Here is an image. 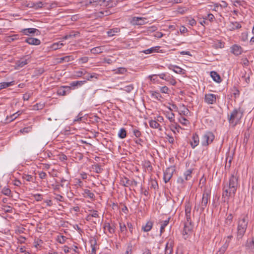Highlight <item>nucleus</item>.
<instances>
[{
	"mask_svg": "<svg viewBox=\"0 0 254 254\" xmlns=\"http://www.w3.org/2000/svg\"><path fill=\"white\" fill-rule=\"evenodd\" d=\"M238 187V177L234 172L230 177L229 181L223 184L222 198L224 201H228L230 197L235 196Z\"/></svg>",
	"mask_w": 254,
	"mask_h": 254,
	"instance_id": "obj_1",
	"label": "nucleus"
},
{
	"mask_svg": "<svg viewBox=\"0 0 254 254\" xmlns=\"http://www.w3.org/2000/svg\"><path fill=\"white\" fill-rule=\"evenodd\" d=\"M210 196L211 190L208 188L205 187L203 191L202 198L198 203H195L194 210L202 213L206 207L208 201L210 199Z\"/></svg>",
	"mask_w": 254,
	"mask_h": 254,
	"instance_id": "obj_2",
	"label": "nucleus"
},
{
	"mask_svg": "<svg viewBox=\"0 0 254 254\" xmlns=\"http://www.w3.org/2000/svg\"><path fill=\"white\" fill-rule=\"evenodd\" d=\"M249 221L248 215H242L237 222V238L240 239L245 235Z\"/></svg>",
	"mask_w": 254,
	"mask_h": 254,
	"instance_id": "obj_3",
	"label": "nucleus"
},
{
	"mask_svg": "<svg viewBox=\"0 0 254 254\" xmlns=\"http://www.w3.org/2000/svg\"><path fill=\"white\" fill-rule=\"evenodd\" d=\"M244 110L241 108H236L228 116V120L230 125L233 127H235L240 122L243 116Z\"/></svg>",
	"mask_w": 254,
	"mask_h": 254,
	"instance_id": "obj_4",
	"label": "nucleus"
},
{
	"mask_svg": "<svg viewBox=\"0 0 254 254\" xmlns=\"http://www.w3.org/2000/svg\"><path fill=\"white\" fill-rule=\"evenodd\" d=\"M215 136L211 131H206L201 138V144L203 146H207L214 140Z\"/></svg>",
	"mask_w": 254,
	"mask_h": 254,
	"instance_id": "obj_5",
	"label": "nucleus"
},
{
	"mask_svg": "<svg viewBox=\"0 0 254 254\" xmlns=\"http://www.w3.org/2000/svg\"><path fill=\"white\" fill-rule=\"evenodd\" d=\"M110 0H86L85 3L86 5L93 4V5H100L108 6L109 7H113L114 4H116L115 2H113L110 3Z\"/></svg>",
	"mask_w": 254,
	"mask_h": 254,
	"instance_id": "obj_6",
	"label": "nucleus"
},
{
	"mask_svg": "<svg viewBox=\"0 0 254 254\" xmlns=\"http://www.w3.org/2000/svg\"><path fill=\"white\" fill-rule=\"evenodd\" d=\"M175 166H171L167 168L164 172L163 180L165 183H168L172 177L173 174L175 171Z\"/></svg>",
	"mask_w": 254,
	"mask_h": 254,
	"instance_id": "obj_7",
	"label": "nucleus"
},
{
	"mask_svg": "<svg viewBox=\"0 0 254 254\" xmlns=\"http://www.w3.org/2000/svg\"><path fill=\"white\" fill-rule=\"evenodd\" d=\"M193 225L191 223L185 222L184 228L182 233L184 238L186 240L191 233Z\"/></svg>",
	"mask_w": 254,
	"mask_h": 254,
	"instance_id": "obj_8",
	"label": "nucleus"
},
{
	"mask_svg": "<svg viewBox=\"0 0 254 254\" xmlns=\"http://www.w3.org/2000/svg\"><path fill=\"white\" fill-rule=\"evenodd\" d=\"M121 184L126 187L129 186H137V182L133 179L129 180L127 177L122 178L121 180Z\"/></svg>",
	"mask_w": 254,
	"mask_h": 254,
	"instance_id": "obj_9",
	"label": "nucleus"
},
{
	"mask_svg": "<svg viewBox=\"0 0 254 254\" xmlns=\"http://www.w3.org/2000/svg\"><path fill=\"white\" fill-rule=\"evenodd\" d=\"M191 206L189 202L185 204V217L186 221L185 222L191 223Z\"/></svg>",
	"mask_w": 254,
	"mask_h": 254,
	"instance_id": "obj_10",
	"label": "nucleus"
},
{
	"mask_svg": "<svg viewBox=\"0 0 254 254\" xmlns=\"http://www.w3.org/2000/svg\"><path fill=\"white\" fill-rule=\"evenodd\" d=\"M204 102L208 104H214L216 102V95L211 93L206 94Z\"/></svg>",
	"mask_w": 254,
	"mask_h": 254,
	"instance_id": "obj_11",
	"label": "nucleus"
},
{
	"mask_svg": "<svg viewBox=\"0 0 254 254\" xmlns=\"http://www.w3.org/2000/svg\"><path fill=\"white\" fill-rule=\"evenodd\" d=\"M103 229L104 231V233L105 234H107V231L109 233V234L112 235L115 232V227L114 225H111L109 222H105L104 224Z\"/></svg>",
	"mask_w": 254,
	"mask_h": 254,
	"instance_id": "obj_12",
	"label": "nucleus"
},
{
	"mask_svg": "<svg viewBox=\"0 0 254 254\" xmlns=\"http://www.w3.org/2000/svg\"><path fill=\"white\" fill-rule=\"evenodd\" d=\"M147 19L144 17H133L131 20V23L133 25H141L146 23Z\"/></svg>",
	"mask_w": 254,
	"mask_h": 254,
	"instance_id": "obj_13",
	"label": "nucleus"
},
{
	"mask_svg": "<svg viewBox=\"0 0 254 254\" xmlns=\"http://www.w3.org/2000/svg\"><path fill=\"white\" fill-rule=\"evenodd\" d=\"M21 32L25 35H29L30 34H35L36 35H39L40 34V32L39 30L33 28L23 29Z\"/></svg>",
	"mask_w": 254,
	"mask_h": 254,
	"instance_id": "obj_14",
	"label": "nucleus"
},
{
	"mask_svg": "<svg viewBox=\"0 0 254 254\" xmlns=\"http://www.w3.org/2000/svg\"><path fill=\"white\" fill-rule=\"evenodd\" d=\"M199 143V138L197 134L196 133L192 134L191 139L190 140V145L191 147L194 149L196 147Z\"/></svg>",
	"mask_w": 254,
	"mask_h": 254,
	"instance_id": "obj_15",
	"label": "nucleus"
},
{
	"mask_svg": "<svg viewBox=\"0 0 254 254\" xmlns=\"http://www.w3.org/2000/svg\"><path fill=\"white\" fill-rule=\"evenodd\" d=\"M82 195L84 197L91 199L94 200L95 199L94 193L88 189H82Z\"/></svg>",
	"mask_w": 254,
	"mask_h": 254,
	"instance_id": "obj_16",
	"label": "nucleus"
},
{
	"mask_svg": "<svg viewBox=\"0 0 254 254\" xmlns=\"http://www.w3.org/2000/svg\"><path fill=\"white\" fill-rule=\"evenodd\" d=\"M231 52L236 56L241 55L243 52L242 48L238 45H234L231 48Z\"/></svg>",
	"mask_w": 254,
	"mask_h": 254,
	"instance_id": "obj_17",
	"label": "nucleus"
},
{
	"mask_svg": "<svg viewBox=\"0 0 254 254\" xmlns=\"http://www.w3.org/2000/svg\"><path fill=\"white\" fill-rule=\"evenodd\" d=\"M28 63L27 59L24 58L21 59L20 60L17 61L15 63V67L16 69H19L23 67Z\"/></svg>",
	"mask_w": 254,
	"mask_h": 254,
	"instance_id": "obj_18",
	"label": "nucleus"
},
{
	"mask_svg": "<svg viewBox=\"0 0 254 254\" xmlns=\"http://www.w3.org/2000/svg\"><path fill=\"white\" fill-rule=\"evenodd\" d=\"M88 212L89 214L87 215L86 220L90 221L92 217L98 218L99 217L98 212L94 209H89Z\"/></svg>",
	"mask_w": 254,
	"mask_h": 254,
	"instance_id": "obj_19",
	"label": "nucleus"
},
{
	"mask_svg": "<svg viewBox=\"0 0 254 254\" xmlns=\"http://www.w3.org/2000/svg\"><path fill=\"white\" fill-rule=\"evenodd\" d=\"M173 252V241L171 239L166 244L165 254H172Z\"/></svg>",
	"mask_w": 254,
	"mask_h": 254,
	"instance_id": "obj_20",
	"label": "nucleus"
},
{
	"mask_svg": "<svg viewBox=\"0 0 254 254\" xmlns=\"http://www.w3.org/2000/svg\"><path fill=\"white\" fill-rule=\"evenodd\" d=\"M153 225V222L151 221H148L145 225H142L141 230L145 232H149L152 228Z\"/></svg>",
	"mask_w": 254,
	"mask_h": 254,
	"instance_id": "obj_21",
	"label": "nucleus"
},
{
	"mask_svg": "<svg viewBox=\"0 0 254 254\" xmlns=\"http://www.w3.org/2000/svg\"><path fill=\"white\" fill-rule=\"evenodd\" d=\"M25 42L32 45H39L41 43L39 39L35 38H28L25 40Z\"/></svg>",
	"mask_w": 254,
	"mask_h": 254,
	"instance_id": "obj_22",
	"label": "nucleus"
},
{
	"mask_svg": "<svg viewBox=\"0 0 254 254\" xmlns=\"http://www.w3.org/2000/svg\"><path fill=\"white\" fill-rule=\"evenodd\" d=\"M169 68L170 69L173 70L175 72L177 73L181 74H183L185 73L184 70L177 65L170 64L169 66Z\"/></svg>",
	"mask_w": 254,
	"mask_h": 254,
	"instance_id": "obj_23",
	"label": "nucleus"
},
{
	"mask_svg": "<svg viewBox=\"0 0 254 254\" xmlns=\"http://www.w3.org/2000/svg\"><path fill=\"white\" fill-rule=\"evenodd\" d=\"M160 48V46H155L151 47L149 49L143 51V53L145 54H149L153 53L159 52V50Z\"/></svg>",
	"mask_w": 254,
	"mask_h": 254,
	"instance_id": "obj_24",
	"label": "nucleus"
},
{
	"mask_svg": "<svg viewBox=\"0 0 254 254\" xmlns=\"http://www.w3.org/2000/svg\"><path fill=\"white\" fill-rule=\"evenodd\" d=\"M229 245V241L228 240L225 241L224 245L219 249V251L217 252V254H224L227 249Z\"/></svg>",
	"mask_w": 254,
	"mask_h": 254,
	"instance_id": "obj_25",
	"label": "nucleus"
},
{
	"mask_svg": "<svg viewBox=\"0 0 254 254\" xmlns=\"http://www.w3.org/2000/svg\"><path fill=\"white\" fill-rule=\"evenodd\" d=\"M210 75L214 81L217 83H220L221 81V79L219 74L214 71H212L210 72Z\"/></svg>",
	"mask_w": 254,
	"mask_h": 254,
	"instance_id": "obj_26",
	"label": "nucleus"
},
{
	"mask_svg": "<svg viewBox=\"0 0 254 254\" xmlns=\"http://www.w3.org/2000/svg\"><path fill=\"white\" fill-rule=\"evenodd\" d=\"M120 32V29L119 28H114L110 29L107 32V35L109 37H112L115 36L117 33Z\"/></svg>",
	"mask_w": 254,
	"mask_h": 254,
	"instance_id": "obj_27",
	"label": "nucleus"
},
{
	"mask_svg": "<svg viewBox=\"0 0 254 254\" xmlns=\"http://www.w3.org/2000/svg\"><path fill=\"white\" fill-rule=\"evenodd\" d=\"M169 220H170V218H168L167 220L161 222L160 231V236L164 232L165 227L168 225L169 222Z\"/></svg>",
	"mask_w": 254,
	"mask_h": 254,
	"instance_id": "obj_28",
	"label": "nucleus"
},
{
	"mask_svg": "<svg viewBox=\"0 0 254 254\" xmlns=\"http://www.w3.org/2000/svg\"><path fill=\"white\" fill-rule=\"evenodd\" d=\"M103 47L98 46L91 49L90 52L94 55L99 54L103 52Z\"/></svg>",
	"mask_w": 254,
	"mask_h": 254,
	"instance_id": "obj_29",
	"label": "nucleus"
},
{
	"mask_svg": "<svg viewBox=\"0 0 254 254\" xmlns=\"http://www.w3.org/2000/svg\"><path fill=\"white\" fill-rule=\"evenodd\" d=\"M149 124L151 128H158L160 130H162L160 125L157 123L156 121L151 120L149 121Z\"/></svg>",
	"mask_w": 254,
	"mask_h": 254,
	"instance_id": "obj_30",
	"label": "nucleus"
},
{
	"mask_svg": "<svg viewBox=\"0 0 254 254\" xmlns=\"http://www.w3.org/2000/svg\"><path fill=\"white\" fill-rule=\"evenodd\" d=\"M246 247L249 249H254V236L252 239H249L247 241Z\"/></svg>",
	"mask_w": 254,
	"mask_h": 254,
	"instance_id": "obj_31",
	"label": "nucleus"
},
{
	"mask_svg": "<svg viewBox=\"0 0 254 254\" xmlns=\"http://www.w3.org/2000/svg\"><path fill=\"white\" fill-rule=\"evenodd\" d=\"M14 84V81L11 82H3L0 83V90L10 86L13 85Z\"/></svg>",
	"mask_w": 254,
	"mask_h": 254,
	"instance_id": "obj_32",
	"label": "nucleus"
},
{
	"mask_svg": "<svg viewBox=\"0 0 254 254\" xmlns=\"http://www.w3.org/2000/svg\"><path fill=\"white\" fill-rule=\"evenodd\" d=\"M192 170L190 169L187 170L183 175V178L185 179L186 181L190 180L192 176H191Z\"/></svg>",
	"mask_w": 254,
	"mask_h": 254,
	"instance_id": "obj_33",
	"label": "nucleus"
},
{
	"mask_svg": "<svg viewBox=\"0 0 254 254\" xmlns=\"http://www.w3.org/2000/svg\"><path fill=\"white\" fill-rule=\"evenodd\" d=\"M127 136V132L124 128H122L120 129L118 132V136L121 138H125Z\"/></svg>",
	"mask_w": 254,
	"mask_h": 254,
	"instance_id": "obj_34",
	"label": "nucleus"
},
{
	"mask_svg": "<svg viewBox=\"0 0 254 254\" xmlns=\"http://www.w3.org/2000/svg\"><path fill=\"white\" fill-rule=\"evenodd\" d=\"M92 168L94 171L96 173H100L103 170V169L101 167V166L98 164L93 165Z\"/></svg>",
	"mask_w": 254,
	"mask_h": 254,
	"instance_id": "obj_35",
	"label": "nucleus"
},
{
	"mask_svg": "<svg viewBox=\"0 0 254 254\" xmlns=\"http://www.w3.org/2000/svg\"><path fill=\"white\" fill-rule=\"evenodd\" d=\"M60 63H63L64 62H68L73 60V58L70 56H66L64 57L61 58L60 59Z\"/></svg>",
	"mask_w": 254,
	"mask_h": 254,
	"instance_id": "obj_36",
	"label": "nucleus"
},
{
	"mask_svg": "<svg viewBox=\"0 0 254 254\" xmlns=\"http://www.w3.org/2000/svg\"><path fill=\"white\" fill-rule=\"evenodd\" d=\"M120 230L121 233H122L123 234H126L127 232V226L124 223H120Z\"/></svg>",
	"mask_w": 254,
	"mask_h": 254,
	"instance_id": "obj_37",
	"label": "nucleus"
},
{
	"mask_svg": "<svg viewBox=\"0 0 254 254\" xmlns=\"http://www.w3.org/2000/svg\"><path fill=\"white\" fill-rule=\"evenodd\" d=\"M86 81H75L70 83V86L75 87L77 86H81L83 85Z\"/></svg>",
	"mask_w": 254,
	"mask_h": 254,
	"instance_id": "obj_38",
	"label": "nucleus"
},
{
	"mask_svg": "<svg viewBox=\"0 0 254 254\" xmlns=\"http://www.w3.org/2000/svg\"><path fill=\"white\" fill-rule=\"evenodd\" d=\"M166 117L171 123L175 121V114L172 112H168L166 114Z\"/></svg>",
	"mask_w": 254,
	"mask_h": 254,
	"instance_id": "obj_39",
	"label": "nucleus"
},
{
	"mask_svg": "<svg viewBox=\"0 0 254 254\" xmlns=\"http://www.w3.org/2000/svg\"><path fill=\"white\" fill-rule=\"evenodd\" d=\"M233 219V216L232 215V214H228L226 218V220H225L226 224H227L228 225H231L232 223Z\"/></svg>",
	"mask_w": 254,
	"mask_h": 254,
	"instance_id": "obj_40",
	"label": "nucleus"
},
{
	"mask_svg": "<svg viewBox=\"0 0 254 254\" xmlns=\"http://www.w3.org/2000/svg\"><path fill=\"white\" fill-rule=\"evenodd\" d=\"M151 97L154 99L160 100L162 98L161 94L156 91H152L151 93Z\"/></svg>",
	"mask_w": 254,
	"mask_h": 254,
	"instance_id": "obj_41",
	"label": "nucleus"
},
{
	"mask_svg": "<svg viewBox=\"0 0 254 254\" xmlns=\"http://www.w3.org/2000/svg\"><path fill=\"white\" fill-rule=\"evenodd\" d=\"M32 131V127L29 126L21 129L19 131L22 133H28Z\"/></svg>",
	"mask_w": 254,
	"mask_h": 254,
	"instance_id": "obj_42",
	"label": "nucleus"
},
{
	"mask_svg": "<svg viewBox=\"0 0 254 254\" xmlns=\"http://www.w3.org/2000/svg\"><path fill=\"white\" fill-rule=\"evenodd\" d=\"M132 245L131 243L127 244L125 254H132Z\"/></svg>",
	"mask_w": 254,
	"mask_h": 254,
	"instance_id": "obj_43",
	"label": "nucleus"
},
{
	"mask_svg": "<svg viewBox=\"0 0 254 254\" xmlns=\"http://www.w3.org/2000/svg\"><path fill=\"white\" fill-rule=\"evenodd\" d=\"M22 179L25 180L28 182H33V177L32 176L27 174H23L22 175Z\"/></svg>",
	"mask_w": 254,
	"mask_h": 254,
	"instance_id": "obj_44",
	"label": "nucleus"
},
{
	"mask_svg": "<svg viewBox=\"0 0 254 254\" xmlns=\"http://www.w3.org/2000/svg\"><path fill=\"white\" fill-rule=\"evenodd\" d=\"M66 240V238L63 235L58 236L57 238V241L59 243L62 244H64Z\"/></svg>",
	"mask_w": 254,
	"mask_h": 254,
	"instance_id": "obj_45",
	"label": "nucleus"
},
{
	"mask_svg": "<svg viewBox=\"0 0 254 254\" xmlns=\"http://www.w3.org/2000/svg\"><path fill=\"white\" fill-rule=\"evenodd\" d=\"M161 79H164L166 81H169L170 78V76H167L166 74L162 73L157 75Z\"/></svg>",
	"mask_w": 254,
	"mask_h": 254,
	"instance_id": "obj_46",
	"label": "nucleus"
},
{
	"mask_svg": "<svg viewBox=\"0 0 254 254\" xmlns=\"http://www.w3.org/2000/svg\"><path fill=\"white\" fill-rule=\"evenodd\" d=\"M79 32L72 31L69 33L68 34V37H70V38L76 37L77 36H79Z\"/></svg>",
	"mask_w": 254,
	"mask_h": 254,
	"instance_id": "obj_47",
	"label": "nucleus"
},
{
	"mask_svg": "<svg viewBox=\"0 0 254 254\" xmlns=\"http://www.w3.org/2000/svg\"><path fill=\"white\" fill-rule=\"evenodd\" d=\"M133 89V85L130 84L124 87V90L127 93H130Z\"/></svg>",
	"mask_w": 254,
	"mask_h": 254,
	"instance_id": "obj_48",
	"label": "nucleus"
},
{
	"mask_svg": "<svg viewBox=\"0 0 254 254\" xmlns=\"http://www.w3.org/2000/svg\"><path fill=\"white\" fill-rule=\"evenodd\" d=\"M57 93L59 95L65 96L66 94L65 93V90L63 86L61 87L57 91Z\"/></svg>",
	"mask_w": 254,
	"mask_h": 254,
	"instance_id": "obj_49",
	"label": "nucleus"
},
{
	"mask_svg": "<svg viewBox=\"0 0 254 254\" xmlns=\"http://www.w3.org/2000/svg\"><path fill=\"white\" fill-rule=\"evenodd\" d=\"M111 12L109 10H103L99 12V16H107L110 14Z\"/></svg>",
	"mask_w": 254,
	"mask_h": 254,
	"instance_id": "obj_50",
	"label": "nucleus"
},
{
	"mask_svg": "<svg viewBox=\"0 0 254 254\" xmlns=\"http://www.w3.org/2000/svg\"><path fill=\"white\" fill-rule=\"evenodd\" d=\"M44 107V104L43 103H37L36 105H34V109L35 110H40L42 109Z\"/></svg>",
	"mask_w": 254,
	"mask_h": 254,
	"instance_id": "obj_51",
	"label": "nucleus"
},
{
	"mask_svg": "<svg viewBox=\"0 0 254 254\" xmlns=\"http://www.w3.org/2000/svg\"><path fill=\"white\" fill-rule=\"evenodd\" d=\"M43 6V3L42 1H38L33 4V7L36 9L42 8Z\"/></svg>",
	"mask_w": 254,
	"mask_h": 254,
	"instance_id": "obj_52",
	"label": "nucleus"
},
{
	"mask_svg": "<svg viewBox=\"0 0 254 254\" xmlns=\"http://www.w3.org/2000/svg\"><path fill=\"white\" fill-rule=\"evenodd\" d=\"M127 69L125 67H119L117 69L116 73L119 74H123L127 72Z\"/></svg>",
	"mask_w": 254,
	"mask_h": 254,
	"instance_id": "obj_53",
	"label": "nucleus"
},
{
	"mask_svg": "<svg viewBox=\"0 0 254 254\" xmlns=\"http://www.w3.org/2000/svg\"><path fill=\"white\" fill-rule=\"evenodd\" d=\"M2 192L4 195L9 196L10 194L11 190L8 188H4L2 190Z\"/></svg>",
	"mask_w": 254,
	"mask_h": 254,
	"instance_id": "obj_54",
	"label": "nucleus"
},
{
	"mask_svg": "<svg viewBox=\"0 0 254 254\" xmlns=\"http://www.w3.org/2000/svg\"><path fill=\"white\" fill-rule=\"evenodd\" d=\"M133 133L136 137H139L141 135V132L136 128L133 129Z\"/></svg>",
	"mask_w": 254,
	"mask_h": 254,
	"instance_id": "obj_55",
	"label": "nucleus"
},
{
	"mask_svg": "<svg viewBox=\"0 0 254 254\" xmlns=\"http://www.w3.org/2000/svg\"><path fill=\"white\" fill-rule=\"evenodd\" d=\"M79 63L85 64L88 62V58L87 57H83L78 59Z\"/></svg>",
	"mask_w": 254,
	"mask_h": 254,
	"instance_id": "obj_56",
	"label": "nucleus"
},
{
	"mask_svg": "<svg viewBox=\"0 0 254 254\" xmlns=\"http://www.w3.org/2000/svg\"><path fill=\"white\" fill-rule=\"evenodd\" d=\"M63 45L64 44L62 43H54L53 45L52 48L56 50L61 48Z\"/></svg>",
	"mask_w": 254,
	"mask_h": 254,
	"instance_id": "obj_57",
	"label": "nucleus"
},
{
	"mask_svg": "<svg viewBox=\"0 0 254 254\" xmlns=\"http://www.w3.org/2000/svg\"><path fill=\"white\" fill-rule=\"evenodd\" d=\"M43 242L40 239H37L34 241V246L35 248H38V246H40Z\"/></svg>",
	"mask_w": 254,
	"mask_h": 254,
	"instance_id": "obj_58",
	"label": "nucleus"
},
{
	"mask_svg": "<svg viewBox=\"0 0 254 254\" xmlns=\"http://www.w3.org/2000/svg\"><path fill=\"white\" fill-rule=\"evenodd\" d=\"M218 5H219L220 7L222 8H225L227 6L228 4L225 1H222L221 2V3L220 4H216L215 7H218Z\"/></svg>",
	"mask_w": 254,
	"mask_h": 254,
	"instance_id": "obj_59",
	"label": "nucleus"
},
{
	"mask_svg": "<svg viewBox=\"0 0 254 254\" xmlns=\"http://www.w3.org/2000/svg\"><path fill=\"white\" fill-rule=\"evenodd\" d=\"M169 89L167 86H163L160 88V91L163 93H168Z\"/></svg>",
	"mask_w": 254,
	"mask_h": 254,
	"instance_id": "obj_60",
	"label": "nucleus"
},
{
	"mask_svg": "<svg viewBox=\"0 0 254 254\" xmlns=\"http://www.w3.org/2000/svg\"><path fill=\"white\" fill-rule=\"evenodd\" d=\"M204 19H208L210 21H213L214 19V16L212 14L209 13L207 15V17L204 18Z\"/></svg>",
	"mask_w": 254,
	"mask_h": 254,
	"instance_id": "obj_61",
	"label": "nucleus"
},
{
	"mask_svg": "<svg viewBox=\"0 0 254 254\" xmlns=\"http://www.w3.org/2000/svg\"><path fill=\"white\" fill-rule=\"evenodd\" d=\"M34 196L37 201H41L43 198L42 195L40 194H35Z\"/></svg>",
	"mask_w": 254,
	"mask_h": 254,
	"instance_id": "obj_62",
	"label": "nucleus"
},
{
	"mask_svg": "<svg viewBox=\"0 0 254 254\" xmlns=\"http://www.w3.org/2000/svg\"><path fill=\"white\" fill-rule=\"evenodd\" d=\"M180 122L181 124L185 125H187L188 123H189V121L186 118H185L184 117H182L180 119Z\"/></svg>",
	"mask_w": 254,
	"mask_h": 254,
	"instance_id": "obj_63",
	"label": "nucleus"
},
{
	"mask_svg": "<svg viewBox=\"0 0 254 254\" xmlns=\"http://www.w3.org/2000/svg\"><path fill=\"white\" fill-rule=\"evenodd\" d=\"M186 180L183 178V177H180L177 179V182L179 184H184Z\"/></svg>",
	"mask_w": 254,
	"mask_h": 254,
	"instance_id": "obj_64",
	"label": "nucleus"
}]
</instances>
